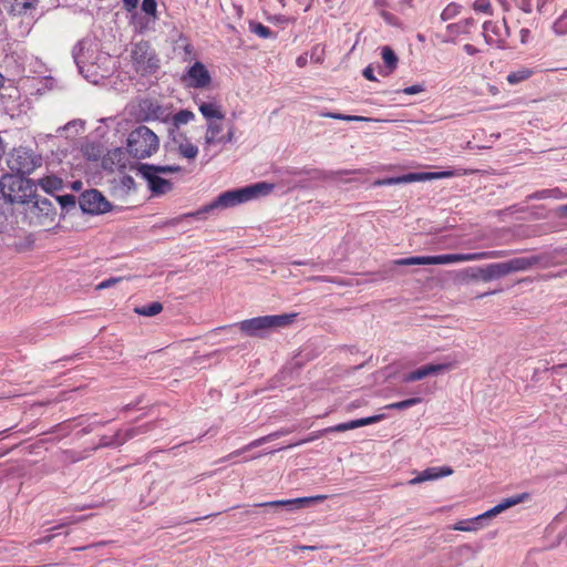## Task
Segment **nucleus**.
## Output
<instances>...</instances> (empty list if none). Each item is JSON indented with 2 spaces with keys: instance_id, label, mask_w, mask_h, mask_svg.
<instances>
[{
  "instance_id": "obj_1",
  "label": "nucleus",
  "mask_w": 567,
  "mask_h": 567,
  "mask_svg": "<svg viewBox=\"0 0 567 567\" xmlns=\"http://www.w3.org/2000/svg\"><path fill=\"white\" fill-rule=\"evenodd\" d=\"M274 189V185L259 182L252 185H248L241 188L230 189L218 195L213 202L200 207L196 212L186 213L178 217L172 218L165 223L166 226H177L183 220L190 218L206 219L207 215L216 209H225L235 207L237 205L247 203L261 195H268Z\"/></svg>"
},
{
  "instance_id": "obj_2",
  "label": "nucleus",
  "mask_w": 567,
  "mask_h": 567,
  "mask_svg": "<svg viewBox=\"0 0 567 567\" xmlns=\"http://www.w3.org/2000/svg\"><path fill=\"white\" fill-rule=\"evenodd\" d=\"M72 55L80 73L90 82L96 83L97 70L109 60V55L103 53L99 44L90 38L80 40L74 45Z\"/></svg>"
},
{
  "instance_id": "obj_3",
  "label": "nucleus",
  "mask_w": 567,
  "mask_h": 567,
  "mask_svg": "<svg viewBox=\"0 0 567 567\" xmlns=\"http://www.w3.org/2000/svg\"><path fill=\"white\" fill-rule=\"evenodd\" d=\"M0 192L10 204H30L37 192V184L21 174H6L0 179Z\"/></svg>"
},
{
  "instance_id": "obj_4",
  "label": "nucleus",
  "mask_w": 567,
  "mask_h": 567,
  "mask_svg": "<svg viewBox=\"0 0 567 567\" xmlns=\"http://www.w3.org/2000/svg\"><path fill=\"white\" fill-rule=\"evenodd\" d=\"M137 173L147 182V186L154 196H162L173 189L171 181L163 178L161 174L179 173V165H154L140 163L136 165Z\"/></svg>"
},
{
  "instance_id": "obj_5",
  "label": "nucleus",
  "mask_w": 567,
  "mask_h": 567,
  "mask_svg": "<svg viewBox=\"0 0 567 567\" xmlns=\"http://www.w3.org/2000/svg\"><path fill=\"white\" fill-rule=\"evenodd\" d=\"M126 145L128 154L141 159L157 152L159 140L147 126L140 125L130 133Z\"/></svg>"
},
{
  "instance_id": "obj_6",
  "label": "nucleus",
  "mask_w": 567,
  "mask_h": 567,
  "mask_svg": "<svg viewBox=\"0 0 567 567\" xmlns=\"http://www.w3.org/2000/svg\"><path fill=\"white\" fill-rule=\"evenodd\" d=\"M297 317L296 313L268 315L244 320L239 323V329L250 337H264L265 333L274 328L289 326Z\"/></svg>"
},
{
  "instance_id": "obj_7",
  "label": "nucleus",
  "mask_w": 567,
  "mask_h": 567,
  "mask_svg": "<svg viewBox=\"0 0 567 567\" xmlns=\"http://www.w3.org/2000/svg\"><path fill=\"white\" fill-rule=\"evenodd\" d=\"M540 261L538 256L517 257L508 261L489 264L484 267L481 275V280L487 282L494 279H499L512 272L524 271Z\"/></svg>"
},
{
  "instance_id": "obj_8",
  "label": "nucleus",
  "mask_w": 567,
  "mask_h": 567,
  "mask_svg": "<svg viewBox=\"0 0 567 567\" xmlns=\"http://www.w3.org/2000/svg\"><path fill=\"white\" fill-rule=\"evenodd\" d=\"M42 157L33 150L19 146L12 150L8 157V166L16 174L29 175L41 166Z\"/></svg>"
},
{
  "instance_id": "obj_9",
  "label": "nucleus",
  "mask_w": 567,
  "mask_h": 567,
  "mask_svg": "<svg viewBox=\"0 0 567 567\" xmlns=\"http://www.w3.org/2000/svg\"><path fill=\"white\" fill-rule=\"evenodd\" d=\"M132 62L136 72L152 74L159 68V60L147 41L135 43L131 51Z\"/></svg>"
},
{
  "instance_id": "obj_10",
  "label": "nucleus",
  "mask_w": 567,
  "mask_h": 567,
  "mask_svg": "<svg viewBox=\"0 0 567 567\" xmlns=\"http://www.w3.org/2000/svg\"><path fill=\"white\" fill-rule=\"evenodd\" d=\"M79 206L90 215L105 214L111 210L110 202L97 189H89L79 197Z\"/></svg>"
},
{
  "instance_id": "obj_11",
  "label": "nucleus",
  "mask_w": 567,
  "mask_h": 567,
  "mask_svg": "<svg viewBox=\"0 0 567 567\" xmlns=\"http://www.w3.org/2000/svg\"><path fill=\"white\" fill-rule=\"evenodd\" d=\"M382 419H383V415L379 414V415H372V416H368V417L352 420V421L344 422V423H339L337 425L329 426L327 429L318 431L317 433L312 434L311 436H309L298 443L290 444L289 447L296 446V445H299L302 443L311 442V441L319 439L320 436L328 434V433L344 432V431L354 430V429H358L361 426L374 424V423L381 421Z\"/></svg>"
},
{
  "instance_id": "obj_12",
  "label": "nucleus",
  "mask_w": 567,
  "mask_h": 567,
  "mask_svg": "<svg viewBox=\"0 0 567 567\" xmlns=\"http://www.w3.org/2000/svg\"><path fill=\"white\" fill-rule=\"evenodd\" d=\"M509 35L506 21H485L483 23V37L486 44L497 49L505 48V41Z\"/></svg>"
},
{
  "instance_id": "obj_13",
  "label": "nucleus",
  "mask_w": 567,
  "mask_h": 567,
  "mask_svg": "<svg viewBox=\"0 0 567 567\" xmlns=\"http://www.w3.org/2000/svg\"><path fill=\"white\" fill-rule=\"evenodd\" d=\"M452 176H455V173L453 171H440V172L421 173V174L411 173V174L404 175L402 177L378 179L374 182V186L394 185V184H399L402 182L441 179V178H447V177H452Z\"/></svg>"
},
{
  "instance_id": "obj_14",
  "label": "nucleus",
  "mask_w": 567,
  "mask_h": 567,
  "mask_svg": "<svg viewBox=\"0 0 567 567\" xmlns=\"http://www.w3.org/2000/svg\"><path fill=\"white\" fill-rule=\"evenodd\" d=\"M111 195L120 200H125L136 192V184L130 175H118L111 181Z\"/></svg>"
},
{
  "instance_id": "obj_15",
  "label": "nucleus",
  "mask_w": 567,
  "mask_h": 567,
  "mask_svg": "<svg viewBox=\"0 0 567 567\" xmlns=\"http://www.w3.org/2000/svg\"><path fill=\"white\" fill-rule=\"evenodd\" d=\"M185 80L190 87L204 89L210 84L212 76L206 66L197 61L188 69Z\"/></svg>"
},
{
  "instance_id": "obj_16",
  "label": "nucleus",
  "mask_w": 567,
  "mask_h": 567,
  "mask_svg": "<svg viewBox=\"0 0 567 567\" xmlns=\"http://www.w3.org/2000/svg\"><path fill=\"white\" fill-rule=\"evenodd\" d=\"M313 499L315 498H311V497H300V498H293V499H279V501L258 503V504H255V506L269 508V511H271L274 513H277L281 508L286 509L288 512H292L295 509L302 507L305 504L310 503Z\"/></svg>"
},
{
  "instance_id": "obj_17",
  "label": "nucleus",
  "mask_w": 567,
  "mask_h": 567,
  "mask_svg": "<svg viewBox=\"0 0 567 567\" xmlns=\"http://www.w3.org/2000/svg\"><path fill=\"white\" fill-rule=\"evenodd\" d=\"M450 368H451V364H449V363H440V364L431 363V364L422 365V367L417 368L416 370L404 374L403 381L406 383L419 381L429 375L440 374V373L449 370Z\"/></svg>"
},
{
  "instance_id": "obj_18",
  "label": "nucleus",
  "mask_w": 567,
  "mask_h": 567,
  "mask_svg": "<svg viewBox=\"0 0 567 567\" xmlns=\"http://www.w3.org/2000/svg\"><path fill=\"white\" fill-rule=\"evenodd\" d=\"M360 169H340V171H319V169H295V175H308L313 179H336L341 175L360 173Z\"/></svg>"
},
{
  "instance_id": "obj_19",
  "label": "nucleus",
  "mask_w": 567,
  "mask_h": 567,
  "mask_svg": "<svg viewBox=\"0 0 567 567\" xmlns=\"http://www.w3.org/2000/svg\"><path fill=\"white\" fill-rule=\"evenodd\" d=\"M525 498H527V494H520L513 497H508L503 499L499 504L494 506L493 508L486 511L485 513L476 516V520H484L486 518H491L493 516L498 515L499 513L504 512L505 509L515 506L519 503H522Z\"/></svg>"
},
{
  "instance_id": "obj_20",
  "label": "nucleus",
  "mask_w": 567,
  "mask_h": 567,
  "mask_svg": "<svg viewBox=\"0 0 567 567\" xmlns=\"http://www.w3.org/2000/svg\"><path fill=\"white\" fill-rule=\"evenodd\" d=\"M453 474V468L450 466H441V467H427L422 471L417 476L412 478L409 483L411 485L420 484L425 481L437 480L444 476H449Z\"/></svg>"
},
{
  "instance_id": "obj_21",
  "label": "nucleus",
  "mask_w": 567,
  "mask_h": 567,
  "mask_svg": "<svg viewBox=\"0 0 567 567\" xmlns=\"http://www.w3.org/2000/svg\"><path fill=\"white\" fill-rule=\"evenodd\" d=\"M290 433V430H279V431H276V432H272L266 436H262V437H259L252 442H250L249 444L245 445L243 449H239V450H236L234 451L233 453H230L229 455H227L226 457L223 458V461H228L235 456H238L240 454H243L244 452H247L254 447H257V446H260L267 442H270L275 439H278L282 435H286Z\"/></svg>"
},
{
  "instance_id": "obj_22",
  "label": "nucleus",
  "mask_w": 567,
  "mask_h": 567,
  "mask_svg": "<svg viewBox=\"0 0 567 567\" xmlns=\"http://www.w3.org/2000/svg\"><path fill=\"white\" fill-rule=\"evenodd\" d=\"M290 433V430H279V431H276V432H272L266 436H262V437H259L252 442H250L249 444L245 445L243 449H239V450H236L234 451L233 453H230L229 455H227L226 457L223 458V461H228L235 456H238L240 454H243L244 452H247L254 447H257V446H260L267 442H270L275 439H278L282 435H286Z\"/></svg>"
},
{
  "instance_id": "obj_23",
  "label": "nucleus",
  "mask_w": 567,
  "mask_h": 567,
  "mask_svg": "<svg viewBox=\"0 0 567 567\" xmlns=\"http://www.w3.org/2000/svg\"><path fill=\"white\" fill-rule=\"evenodd\" d=\"M430 265H447L462 261H471L470 254H446L429 256Z\"/></svg>"
},
{
  "instance_id": "obj_24",
  "label": "nucleus",
  "mask_w": 567,
  "mask_h": 567,
  "mask_svg": "<svg viewBox=\"0 0 567 567\" xmlns=\"http://www.w3.org/2000/svg\"><path fill=\"white\" fill-rule=\"evenodd\" d=\"M30 204H32L33 208H35L41 215L45 217H50L55 214V208L52 202L47 197L38 195L37 193Z\"/></svg>"
},
{
  "instance_id": "obj_25",
  "label": "nucleus",
  "mask_w": 567,
  "mask_h": 567,
  "mask_svg": "<svg viewBox=\"0 0 567 567\" xmlns=\"http://www.w3.org/2000/svg\"><path fill=\"white\" fill-rule=\"evenodd\" d=\"M381 55L382 60L384 62V65L386 68V71L380 70V73L383 75L391 74L398 66V56L395 52L388 45L383 47L381 49Z\"/></svg>"
},
{
  "instance_id": "obj_26",
  "label": "nucleus",
  "mask_w": 567,
  "mask_h": 567,
  "mask_svg": "<svg viewBox=\"0 0 567 567\" xmlns=\"http://www.w3.org/2000/svg\"><path fill=\"white\" fill-rule=\"evenodd\" d=\"M9 11L13 14H25L28 10L35 7L37 0H6Z\"/></svg>"
},
{
  "instance_id": "obj_27",
  "label": "nucleus",
  "mask_w": 567,
  "mask_h": 567,
  "mask_svg": "<svg viewBox=\"0 0 567 567\" xmlns=\"http://www.w3.org/2000/svg\"><path fill=\"white\" fill-rule=\"evenodd\" d=\"M199 111L203 114V116L207 120H212V118L223 120L225 117L220 107L218 105H216L215 103L204 102L199 105Z\"/></svg>"
},
{
  "instance_id": "obj_28",
  "label": "nucleus",
  "mask_w": 567,
  "mask_h": 567,
  "mask_svg": "<svg viewBox=\"0 0 567 567\" xmlns=\"http://www.w3.org/2000/svg\"><path fill=\"white\" fill-rule=\"evenodd\" d=\"M39 185L45 193L52 194L63 187V181L56 176H47L39 181Z\"/></svg>"
},
{
  "instance_id": "obj_29",
  "label": "nucleus",
  "mask_w": 567,
  "mask_h": 567,
  "mask_svg": "<svg viewBox=\"0 0 567 567\" xmlns=\"http://www.w3.org/2000/svg\"><path fill=\"white\" fill-rule=\"evenodd\" d=\"M534 74V71L528 68H520L507 74L506 80L509 84L516 85L523 81H526Z\"/></svg>"
},
{
  "instance_id": "obj_30",
  "label": "nucleus",
  "mask_w": 567,
  "mask_h": 567,
  "mask_svg": "<svg viewBox=\"0 0 567 567\" xmlns=\"http://www.w3.org/2000/svg\"><path fill=\"white\" fill-rule=\"evenodd\" d=\"M163 310V305L158 301L151 302L148 305L135 308V312L144 317H153L158 315Z\"/></svg>"
},
{
  "instance_id": "obj_31",
  "label": "nucleus",
  "mask_w": 567,
  "mask_h": 567,
  "mask_svg": "<svg viewBox=\"0 0 567 567\" xmlns=\"http://www.w3.org/2000/svg\"><path fill=\"white\" fill-rule=\"evenodd\" d=\"M177 148L178 153L187 159H194L198 154V147L189 141L179 142Z\"/></svg>"
},
{
  "instance_id": "obj_32",
  "label": "nucleus",
  "mask_w": 567,
  "mask_h": 567,
  "mask_svg": "<svg viewBox=\"0 0 567 567\" xmlns=\"http://www.w3.org/2000/svg\"><path fill=\"white\" fill-rule=\"evenodd\" d=\"M195 117V114L188 110H182L173 115V127L179 128L181 125L187 124Z\"/></svg>"
},
{
  "instance_id": "obj_33",
  "label": "nucleus",
  "mask_w": 567,
  "mask_h": 567,
  "mask_svg": "<svg viewBox=\"0 0 567 567\" xmlns=\"http://www.w3.org/2000/svg\"><path fill=\"white\" fill-rule=\"evenodd\" d=\"M507 256L506 250H488L481 252H472L470 254L471 261L482 260V259H493V258H502Z\"/></svg>"
},
{
  "instance_id": "obj_34",
  "label": "nucleus",
  "mask_w": 567,
  "mask_h": 567,
  "mask_svg": "<svg viewBox=\"0 0 567 567\" xmlns=\"http://www.w3.org/2000/svg\"><path fill=\"white\" fill-rule=\"evenodd\" d=\"M481 527V520H476V517L473 519H464L457 522L453 529L461 532H474Z\"/></svg>"
},
{
  "instance_id": "obj_35",
  "label": "nucleus",
  "mask_w": 567,
  "mask_h": 567,
  "mask_svg": "<svg viewBox=\"0 0 567 567\" xmlns=\"http://www.w3.org/2000/svg\"><path fill=\"white\" fill-rule=\"evenodd\" d=\"M398 266L430 265L429 256H414L394 260Z\"/></svg>"
},
{
  "instance_id": "obj_36",
  "label": "nucleus",
  "mask_w": 567,
  "mask_h": 567,
  "mask_svg": "<svg viewBox=\"0 0 567 567\" xmlns=\"http://www.w3.org/2000/svg\"><path fill=\"white\" fill-rule=\"evenodd\" d=\"M462 6L456 2H451L447 4L441 13V18L443 21H449L454 19L457 14H460Z\"/></svg>"
},
{
  "instance_id": "obj_37",
  "label": "nucleus",
  "mask_w": 567,
  "mask_h": 567,
  "mask_svg": "<svg viewBox=\"0 0 567 567\" xmlns=\"http://www.w3.org/2000/svg\"><path fill=\"white\" fill-rule=\"evenodd\" d=\"M250 31L255 33L256 35L268 39L274 35V32L266 25L259 23V22H250Z\"/></svg>"
},
{
  "instance_id": "obj_38",
  "label": "nucleus",
  "mask_w": 567,
  "mask_h": 567,
  "mask_svg": "<svg viewBox=\"0 0 567 567\" xmlns=\"http://www.w3.org/2000/svg\"><path fill=\"white\" fill-rule=\"evenodd\" d=\"M420 402H421L420 398H411V399H406L403 401L391 403V404L386 405L385 408L389 410H405V409H409L411 406L419 404Z\"/></svg>"
},
{
  "instance_id": "obj_39",
  "label": "nucleus",
  "mask_w": 567,
  "mask_h": 567,
  "mask_svg": "<svg viewBox=\"0 0 567 567\" xmlns=\"http://www.w3.org/2000/svg\"><path fill=\"white\" fill-rule=\"evenodd\" d=\"M553 30L557 35L567 34V9L564 13L554 22Z\"/></svg>"
},
{
  "instance_id": "obj_40",
  "label": "nucleus",
  "mask_w": 567,
  "mask_h": 567,
  "mask_svg": "<svg viewBox=\"0 0 567 567\" xmlns=\"http://www.w3.org/2000/svg\"><path fill=\"white\" fill-rule=\"evenodd\" d=\"M56 202H59V204L61 205V207L69 212L73 208H75V205H76V198L74 195H71V194H66V195H62V196H56L55 197Z\"/></svg>"
},
{
  "instance_id": "obj_41",
  "label": "nucleus",
  "mask_w": 567,
  "mask_h": 567,
  "mask_svg": "<svg viewBox=\"0 0 567 567\" xmlns=\"http://www.w3.org/2000/svg\"><path fill=\"white\" fill-rule=\"evenodd\" d=\"M84 130V122L81 120H73L66 123L64 126L58 128V133L62 134L63 132L68 133L70 131H74L78 134L80 131Z\"/></svg>"
},
{
  "instance_id": "obj_42",
  "label": "nucleus",
  "mask_w": 567,
  "mask_h": 567,
  "mask_svg": "<svg viewBox=\"0 0 567 567\" xmlns=\"http://www.w3.org/2000/svg\"><path fill=\"white\" fill-rule=\"evenodd\" d=\"M147 431H148L147 424L127 429L124 431V440H126V442H127V441L132 440L133 437H135L136 435L145 433Z\"/></svg>"
},
{
  "instance_id": "obj_43",
  "label": "nucleus",
  "mask_w": 567,
  "mask_h": 567,
  "mask_svg": "<svg viewBox=\"0 0 567 567\" xmlns=\"http://www.w3.org/2000/svg\"><path fill=\"white\" fill-rule=\"evenodd\" d=\"M473 8L475 11L492 14V6L489 0H475Z\"/></svg>"
},
{
  "instance_id": "obj_44",
  "label": "nucleus",
  "mask_w": 567,
  "mask_h": 567,
  "mask_svg": "<svg viewBox=\"0 0 567 567\" xmlns=\"http://www.w3.org/2000/svg\"><path fill=\"white\" fill-rule=\"evenodd\" d=\"M169 136L175 145H178L179 142L188 141L186 135L177 127L169 128Z\"/></svg>"
},
{
  "instance_id": "obj_45",
  "label": "nucleus",
  "mask_w": 567,
  "mask_h": 567,
  "mask_svg": "<svg viewBox=\"0 0 567 567\" xmlns=\"http://www.w3.org/2000/svg\"><path fill=\"white\" fill-rule=\"evenodd\" d=\"M156 8H157L156 0H143V2H142V10L146 14L155 17Z\"/></svg>"
},
{
  "instance_id": "obj_46",
  "label": "nucleus",
  "mask_w": 567,
  "mask_h": 567,
  "mask_svg": "<svg viewBox=\"0 0 567 567\" xmlns=\"http://www.w3.org/2000/svg\"><path fill=\"white\" fill-rule=\"evenodd\" d=\"M123 279H124L123 277H111L109 279H105L96 286V290L110 288V287L116 285L117 282L122 281Z\"/></svg>"
},
{
  "instance_id": "obj_47",
  "label": "nucleus",
  "mask_w": 567,
  "mask_h": 567,
  "mask_svg": "<svg viewBox=\"0 0 567 567\" xmlns=\"http://www.w3.org/2000/svg\"><path fill=\"white\" fill-rule=\"evenodd\" d=\"M424 91H425V87L423 84H414V85L403 89L401 92L406 95H414V94L422 93Z\"/></svg>"
},
{
  "instance_id": "obj_48",
  "label": "nucleus",
  "mask_w": 567,
  "mask_h": 567,
  "mask_svg": "<svg viewBox=\"0 0 567 567\" xmlns=\"http://www.w3.org/2000/svg\"><path fill=\"white\" fill-rule=\"evenodd\" d=\"M235 140V127L230 126L227 134L218 137V142L223 144L231 143Z\"/></svg>"
},
{
  "instance_id": "obj_49",
  "label": "nucleus",
  "mask_w": 567,
  "mask_h": 567,
  "mask_svg": "<svg viewBox=\"0 0 567 567\" xmlns=\"http://www.w3.org/2000/svg\"><path fill=\"white\" fill-rule=\"evenodd\" d=\"M223 131V126L217 122H209L207 126V133L212 135H218Z\"/></svg>"
},
{
  "instance_id": "obj_50",
  "label": "nucleus",
  "mask_w": 567,
  "mask_h": 567,
  "mask_svg": "<svg viewBox=\"0 0 567 567\" xmlns=\"http://www.w3.org/2000/svg\"><path fill=\"white\" fill-rule=\"evenodd\" d=\"M551 193V190L549 189H543V190H538L536 193H533L528 196L529 199H544V198H547L549 197V194Z\"/></svg>"
},
{
  "instance_id": "obj_51",
  "label": "nucleus",
  "mask_w": 567,
  "mask_h": 567,
  "mask_svg": "<svg viewBox=\"0 0 567 567\" xmlns=\"http://www.w3.org/2000/svg\"><path fill=\"white\" fill-rule=\"evenodd\" d=\"M115 441L113 440V436H106L103 435L100 441L101 447H115Z\"/></svg>"
},
{
  "instance_id": "obj_52",
  "label": "nucleus",
  "mask_w": 567,
  "mask_h": 567,
  "mask_svg": "<svg viewBox=\"0 0 567 567\" xmlns=\"http://www.w3.org/2000/svg\"><path fill=\"white\" fill-rule=\"evenodd\" d=\"M113 436V440L115 441V446H118V445H122L126 442V440H124V431L122 430H118Z\"/></svg>"
},
{
  "instance_id": "obj_53",
  "label": "nucleus",
  "mask_w": 567,
  "mask_h": 567,
  "mask_svg": "<svg viewBox=\"0 0 567 567\" xmlns=\"http://www.w3.org/2000/svg\"><path fill=\"white\" fill-rule=\"evenodd\" d=\"M362 74L369 81H377V78L374 76V70L371 65L367 66Z\"/></svg>"
},
{
  "instance_id": "obj_54",
  "label": "nucleus",
  "mask_w": 567,
  "mask_h": 567,
  "mask_svg": "<svg viewBox=\"0 0 567 567\" xmlns=\"http://www.w3.org/2000/svg\"><path fill=\"white\" fill-rule=\"evenodd\" d=\"M373 118L361 116V115H348L347 122H370Z\"/></svg>"
},
{
  "instance_id": "obj_55",
  "label": "nucleus",
  "mask_w": 567,
  "mask_h": 567,
  "mask_svg": "<svg viewBox=\"0 0 567 567\" xmlns=\"http://www.w3.org/2000/svg\"><path fill=\"white\" fill-rule=\"evenodd\" d=\"M322 116L330 117V118H336V120H341V121H346V122H347V118H348V115H346V114L332 113V112L324 113V114H322Z\"/></svg>"
},
{
  "instance_id": "obj_56",
  "label": "nucleus",
  "mask_w": 567,
  "mask_h": 567,
  "mask_svg": "<svg viewBox=\"0 0 567 567\" xmlns=\"http://www.w3.org/2000/svg\"><path fill=\"white\" fill-rule=\"evenodd\" d=\"M484 269V267H475V268H470L468 270L471 271V277L473 279H480L481 280V275H482V270Z\"/></svg>"
},
{
  "instance_id": "obj_57",
  "label": "nucleus",
  "mask_w": 567,
  "mask_h": 567,
  "mask_svg": "<svg viewBox=\"0 0 567 567\" xmlns=\"http://www.w3.org/2000/svg\"><path fill=\"white\" fill-rule=\"evenodd\" d=\"M463 50L468 54V55H475L476 53L480 52V50L477 48H475L474 45L472 44H464L463 47Z\"/></svg>"
},
{
  "instance_id": "obj_58",
  "label": "nucleus",
  "mask_w": 567,
  "mask_h": 567,
  "mask_svg": "<svg viewBox=\"0 0 567 567\" xmlns=\"http://www.w3.org/2000/svg\"><path fill=\"white\" fill-rule=\"evenodd\" d=\"M205 143L207 145H212V144L219 143V142H218L217 135H212L206 132Z\"/></svg>"
},
{
  "instance_id": "obj_59",
  "label": "nucleus",
  "mask_w": 567,
  "mask_h": 567,
  "mask_svg": "<svg viewBox=\"0 0 567 567\" xmlns=\"http://www.w3.org/2000/svg\"><path fill=\"white\" fill-rule=\"evenodd\" d=\"M125 7L131 10L133 8H136L138 0H123Z\"/></svg>"
},
{
  "instance_id": "obj_60",
  "label": "nucleus",
  "mask_w": 567,
  "mask_h": 567,
  "mask_svg": "<svg viewBox=\"0 0 567 567\" xmlns=\"http://www.w3.org/2000/svg\"><path fill=\"white\" fill-rule=\"evenodd\" d=\"M296 63L298 66L303 68L307 64V58L303 55H300L297 58Z\"/></svg>"
},
{
  "instance_id": "obj_61",
  "label": "nucleus",
  "mask_w": 567,
  "mask_h": 567,
  "mask_svg": "<svg viewBox=\"0 0 567 567\" xmlns=\"http://www.w3.org/2000/svg\"><path fill=\"white\" fill-rule=\"evenodd\" d=\"M457 28H458V24H456V23H452V24L447 25V30L450 32H455L457 30Z\"/></svg>"
},
{
  "instance_id": "obj_62",
  "label": "nucleus",
  "mask_w": 567,
  "mask_h": 567,
  "mask_svg": "<svg viewBox=\"0 0 567 567\" xmlns=\"http://www.w3.org/2000/svg\"><path fill=\"white\" fill-rule=\"evenodd\" d=\"M82 186V183L80 181H76L72 184V188L75 190H79Z\"/></svg>"
},
{
  "instance_id": "obj_63",
  "label": "nucleus",
  "mask_w": 567,
  "mask_h": 567,
  "mask_svg": "<svg viewBox=\"0 0 567 567\" xmlns=\"http://www.w3.org/2000/svg\"><path fill=\"white\" fill-rule=\"evenodd\" d=\"M208 516H204V517H195V518H192V519H188L186 523H195V522H199L202 519H205L207 518Z\"/></svg>"
},
{
  "instance_id": "obj_64",
  "label": "nucleus",
  "mask_w": 567,
  "mask_h": 567,
  "mask_svg": "<svg viewBox=\"0 0 567 567\" xmlns=\"http://www.w3.org/2000/svg\"><path fill=\"white\" fill-rule=\"evenodd\" d=\"M561 216L567 217V204L560 207Z\"/></svg>"
}]
</instances>
